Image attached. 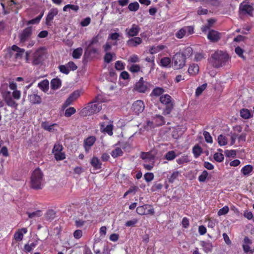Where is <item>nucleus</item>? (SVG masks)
<instances>
[{
  "instance_id": "f704fd0d",
  "label": "nucleus",
  "mask_w": 254,
  "mask_h": 254,
  "mask_svg": "<svg viewBox=\"0 0 254 254\" xmlns=\"http://www.w3.org/2000/svg\"><path fill=\"white\" fill-rule=\"evenodd\" d=\"M61 81L58 78H54L51 81V87L52 89L56 90L60 87Z\"/></svg>"
},
{
  "instance_id": "aec40b11",
  "label": "nucleus",
  "mask_w": 254,
  "mask_h": 254,
  "mask_svg": "<svg viewBox=\"0 0 254 254\" xmlns=\"http://www.w3.org/2000/svg\"><path fill=\"white\" fill-rule=\"evenodd\" d=\"M28 230L26 228H23L18 229L16 231L13 236L14 239L17 241L19 242L23 240V235L27 233Z\"/></svg>"
},
{
  "instance_id": "c03bdc74",
  "label": "nucleus",
  "mask_w": 254,
  "mask_h": 254,
  "mask_svg": "<svg viewBox=\"0 0 254 254\" xmlns=\"http://www.w3.org/2000/svg\"><path fill=\"white\" fill-rule=\"evenodd\" d=\"M128 69L132 73H137L141 71V67L139 65L133 64L129 67L127 66Z\"/></svg>"
},
{
  "instance_id": "ea45409f",
  "label": "nucleus",
  "mask_w": 254,
  "mask_h": 254,
  "mask_svg": "<svg viewBox=\"0 0 254 254\" xmlns=\"http://www.w3.org/2000/svg\"><path fill=\"white\" fill-rule=\"evenodd\" d=\"M140 157L145 161L153 162V156L150 152H142Z\"/></svg>"
},
{
  "instance_id": "4be33fe9",
  "label": "nucleus",
  "mask_w": 254,
  "mask_h": 254,
  "mask_svg": "<svg viewBox=\"0 0 254 254\" xmlns=\"http://www.w3.org/2000/svg\"><path fill=\"white\" fill-rule=\"evenodd\" d=\"M207 37L210 41L215 42L220 39V34L216 31L211 30L209 31Z\"/></svg>"
},
{
  "instance_id": "2f4dec72",
  "label": "nucleus",
  "mask_w": 254,
  "mask_h": 254,
  "mask_svg": "<svg viewBox=\"0 0 254 254\" xmlns=\"http://www.w3.org/2000/svg\"><path fill=\"white\" fill-rule=\"evenodd\" d=\"M90 163L91 165L96 169H100L101 168L102 163L98 158L93 157L91 160Z\"/></svg>"
},
{
  "instance_id": "c9c22d12",
  "label": "nucleus",
  "mask_w": 254,
  "mask_h": 254,
  "mask_svg": "<svg viewBox=\"0 0 254 254\" xmlns=\"http://www.w3.org/2000/svg\"><path fill=\"white\" fill-rule=\"evenodd\" d=\"M199 71V66L197 64H192L190 66L188 69V72L191 75L196 74Z\"/></svg>"
},
{
  "instance_id": "cd10ccee",
  "label": "nucleus",
  "mask_w": 254,
  "mask_h": 254,
  "mask_svg": "<svg viewBox=\"0 0 254 254\" xmlns=\"http://www.w3.org/2000/svg\"><path fill=\"white\" fill-rule=\"evenodd\" d=\"M100 126L101 129L103 131L107 133L109 135H113V126L112 124H110L105 127L104 123H100Z\"/></svg>"
},
{
  "instance_id": "49530a36",
  "label": "nucleus",
  "mask_w": 254,
  "mask_h": 254,
  "mask_svg": "<svg viewBox=\"0 0 254 254\" xmlns=\"http://www.w3.org/2000/svg\"><path fill=\"white\" fill-rule=\"evenodd\" d=\"M171 59L168 57H164L160 61V65L163 67H168L171 64Z\"/></svg>"
},
{
  "instance_id": "412c9836",
  "label": "nucleus",
  "mask_w": 254,
  "mask_h": 254,
  "mask_svg": "<svg viewBox=\"0 0 254 254\" xmlns=\"http://www.w3.org/2000/svg\"><path fill=\"white\" fill-rule=\"evenodd\" d=\"M41 127L47 131L54 132L57 130L58 125L57 124H49L47 122H44L42 123Z\"/></svg>"
},
{
  "instance_id": "052dcab7",
  "label": "nucleus",
  "mask_w": 254,
  "mask_h": 254,
  "mask_svg": "<svg viewBox=\"0 0 254 254\" xmlns=\"http://www.w3.org/2000/svg\"><path fill=\"white\" fill-rule=\"evenodd\" d=\"M208 172L206 170H204L202 173L199 176L198 180L200 182H204L208 176Z\"/></svg>"
},
{
  "instance_id": "774afa93",
  "label": "nucleus",
  "mask_w": 254,
  "mask_h": 254,
  "mask_svg": "<svg viewBox=\"0 0 254 254\" xmlns=\"http://www.w3.org/2000/svg\"><path fill=\"white\" fill-rule=\"evenodd\" d=\"M203 135L204 136L205 140L207 142L212 143L213 142L212 138L208 132L206 131H204Z\"/></svg>"
},
{
  "instance_id": "473e14b6",
  "label": "nucleus",
  "mask_w": 254,
  "mask_h": 254,
  "mask_svg": "<svg viewBox=\"0 0 254 254\" xmlns=\"http://www.w3.org/2000/svg\"><path fill=\"white\" fill-rule=\"evenodd\" d=\"M165 90L163 88L159 87H156L154 88L150 94L151 96L158 97L161 95Z\"/></svg>"
},
{
  "instance_id": "58836bf2",
  "label": "nucleus",
  "mask_w": 254,
  "mask_h": 254,
  "mask_svg": "<svg viewBox=\"0 0 254 254\" xmlns=\"http://www.w3.org/2000/svg\"><path fill=\"white\" fill-rule=\"evenodd\" d=\"M218 143L220 146H224L228 143V138L224 135L220 134L218 136Z\"/></svg>"
},
{
  "instance_id": "13d9d810",
  "label": "nucleus",
  "mask_w": 254,
  "mask_h": 254,
  "mask_svg": "<svg viewBox=\"0 0 254 254\" xmlns=\"http://www.w3.org/2000/svg\"><path fill=\"white\" fill-rule=\"evenodd\" d=\"M214 160L218 162H221L224 160V156L222 153L217 152L214 154Z\"/></svg>"
},
{
  "instance_id": "a211bd4d",
  "label": "nucleus",
  "mask_w": 254,
  "mask_h": 254,
  "mask_svg": "<svg viewBox=\"0 0 254 254\" xmlns=\"http://www.w3.org/2000/svg\"><path fill=\"white\" fill-rule=\"evenodd\" d=\"M28 99L30 102L33 104H39L41 103L42 99L38 94L37 91H33L28 95Z\"/></svg>"
},
{
  "instance_id": "7ed1b4c3",
  "label": "nucleus",
  "mask_w": 254,
  "mask_h": 254,
  "mask_svg": "<svg viewBox=\"0 0 254 254\" xmlns=\"http://www.w3.org/2000/svg\"><path fill=\"white\" fill-rule=\"evenodd\" d=\"M44 184L43 174L39 168H37L32 173L30 179V187L33 189L39 190L42 188Z\"/></svg>"
},
{
  "instance_id": "393cba45",
  "label": "nucleus",
  "mask_w": 254,
  "mask_h": 254,
  "mask_svg": "<svg viewBox=\"0 0 254 254\" xmlns=\"http://www.w3.org/2000/svg\"><path fill=\"white\" fill-rule=\"evenodd\" d=\"M96 141V138L93 136H90L87 138L84 142V147L86 151H88L91 147Z\"/></svg>"
},
{
  "instance_id": "b1692460",
  "label": "nucleus",
  "mask_w": 254,
  "mask_h": 254,
  "mask_svg": "<svg viewBox=\"0 0 254 254\" xmlns=\"http://www.w3.org/2000/svg\"><path fill=\"white\" fill-rule=\"evenodd\" d=\"M11 50L15 52L14 57L16 59H20L22 58L24 52L25 50L17 47L16 45H13L11 47Z\"/></svg>"
},
{
  "instance_id": "6e6552de",
  "label": "nucleus",
  "mask_w": 254,
  "mask_h": 254,
  "mask_svg": "<svg viewBox=\"0 0 254 254\" xmlns=\"http://www.w3.org/2000/svg\"><path fill=\"white\" fill-rule=\"evenodd\" d=\"M165 124L163 117L161 115H155L152 117V120L148 121L145 127L146 129H151L156 127L162 126Z\"/></svg>"
},
{
  "instance_id": "e433bc0d",
  "label": "nucleus",
  "mask_w": 254,
  "mask_h": 254,
  "mask_svg": "<svg viewBox=\"0 0 254 254\" xmlns=\"http://www.w3.org/2000/svg\"><path fill=\"white\" fill-rule=\"evenodd\" d=\"M253 167L251 165H247L243 167L241 171L245 176H248L253 171Z\"/></svg>"
},
{
  "instance_id": "1a4fd4ad",
  "label": "nucleus",
  "mask_w": 254,
  "mask_h": 254,
  "mask_svg": "<svg viewBox=\"0 0 254 254\" xmlns=\"http://www.w3.org/2000/svg\"><path fill=\"white\" fill-rule=\"evenodd\" d=\"M63 146L59 143H56L53 149V153L54 154L56 160H63L65 158V155L63 152Z\"/></svg>"
},
{
  "instance_id": "09e8293b",
  "label": "nucleus",
  "mask_w": 254,
  "mask_h": 254,
  "mask_svg": "<svg viewBox=\"0 0 254 254\" xmlns=\"http://www.w3.org/2000/svg\"><path fill=\"white\" fill-rule=\"evenodd\" d=\"M68 9H71L74 11H77L79 10V7L77 5L67 4L64 7L63 10L64 11H67Z\"/></svg>"
},
{
  "instance_id": "a19ab883",
  "label": "nucleus",
  "mask_w": 254,
  "mask_h": 254,
  "mask_svg": "<svg viewBox=\"0 0 254 254\" xmlns=\"http://www.w3.org/2000/svg\"><path fill=\"white\" fill-rule=\"evenodd\" d=\"M114 58H116V54L115 53L107 52L104 56V60L106 63L108 64L110 63Z\"/></svg>"
},
{
  "instance_id": "5701e85b",
  "label": "nucleus",
  "mask_w": 254,
  "mask_h": 254,
  "mask_svg": "<svg viewBox=\"0 0 254 254\" xmlns=\"http://www.w3.org/2000/svg\"><path fill=\"white\" fill-rule=\"evenodd\" d=\"M32 33V29L31 27H27L25 28L19 36V38L21 42H25L31 36Z\"/></svg>"
},
{
  "instance_id": "79ce46f5",
  "label": "nucleus",
  "mask_w": 254,
  "mask_h": 254,
  "mask_svg": "<svg viewBox=\"0 0 254 254\" xmlns=\"http://www.w3.org/2000/svg\"><path fill=\"white\" fill-rule=\"evenodd\" d=\"M99 42V36H96L93 37L90 40L86 42L85 45L87 46V48H90L92 45L98 43Z\"/></svg>"
},
{
  "instance_id": "680f3d73",
  "label": "nucleus",
  "mask_w": 254,
  "mask_h": 254,
  "mask_svg": "<svg viewBox=\"0 0 254 254\" xmlns=\"http://www.w3.org/2000/svg\"><path fill=\"white\" fill-rule=\"evenodd\" d=\"M125 64L121 61H118L116 62L115 67L117 70H121L125 68Z\"/></svg>"
},
{
  "instance_id": "4468645a",
  "label": "nucleus",
  "mask_w": 254,
  "mask_h": 254,
  "mask_svg": "<svg viewBox=\"0 0 254 254\" xmlns=\"http://www.w3.org/2000/svg\"><path fill=\"white\" fill-rule=\"evenodd\" d=\"M44 52L41 49L37 50L33 55L32 64L38 65L43 60Z\"/></svg>"
},
{
  "instance_id": "bf43d9fd",
  "label": "nucleus",
  "mask_w": 254,
  "mask_h": 254,
  "mask_svg": "<svg viewBox=\"0 0 254 254\" xmlns=\"http://www.w3.org/2000/svg\"><path fill=\"white\" fill-rule=\"evenodd\" d=\"M206 87H207L206 83L203 84L201 85V86L198 87L196 88V91H195V95L197 96L200 95L202 93V92L205 89Z\"/></svg>"
},
{
  "instance_id": "4c0bfd02",
  "label": "nucleus",
  "mask_w": 254,
  "mask_h": 254,
  "mask_svg": "<svg viewBox=\"0 0 254 254\" xmlns=\"http://www.w3.org/2000/svg\"><path fill=\"white\" fill-rule=\"evenodd\" d=\"M83 53V49L82 48H77L74 49L72 53V57L75 59H79Z\"/></svg>"
},
{
  "instance_id": "603ef678",
  "label": "nucleus",
  "mask_w": 254,
  "mask_h": 254,
  "mask_svg": "<svg viewBox=\"0 0 254 254\" xmlns=\"http://www.w3.org/2000/svg\"><path fill=\"white\" fill-rule=\"evenodd\" d=\"M139 5L137 2H134L129 4L128 8L130 11H136L139 8Z\"/></svg>"
},
{
  "instance_id": "72a5a7b5",
  "label": "nucleus",
  "mask_w": 254,
  "mask_h": 254,
  "mask_svg": "<svg viewBox=\"0 0 254 254\" xmlns=\"http://www.w3.org/2000/svg\"><path fill=\"white\" fill-rule=\"evenodd\" d=\"M121 36V35L119 33H113L109 34L108 38V41L111 40L113 41H114L115 42H114L112 45H117V41L119 40V37Z\"/></svg>"
},
{
  "instance_id": "9d476101",
  "label": "nucleus",
  "mask_w": 254,
  "mask_h": 254,
  "mask_svg": "<svg viewBox=\"0 0 254 254\" xmlns=\"http://www.w3.org/2000/svg\"><path fill=\"white\" fill-rule=\"evenodd\" d=\"M77 68V66L72 61H70L65 64L59 66L60 72L65 74H68L70 71L75 70Z\"/></svg>"
},
{
  "instance_id": "f03ea898",
  "label": "nucleus",
  "mask_w": 254,
  "mask_h": 254,
  "mask_svg": "<svg viewBox=\"0 0 254 254\" xmlns=\"http://www.w3.org/2000/svg\"><path fill=\"white\" fill-rule=\"evenodd\" d=\"M229 60V57L227 53L222 51H217L211 55L209 60L213 67L219 68L226 65Z\"/></svg>"
},
{
  "instance_id": "20e7f679",
  "label": "nucleus",
  "mask_w": 254,
  "mask_h": 254,
  "mask_svg": "<svg viewBox=\"0 0 254 254\" xmlns=\"http://www.w3.org/2000/svg\"><path fill=\"white\" fill-rule=\"evenodd\" d=\"M101 109V104L94 101L89 103L85 107L82 109L80 111V114L83 117L90 116L99 112Z\"/></svg>"
},
{
  "instance_id": "f3484780",
  "label": "nucleus",
  "mask_w": 254,
  "mask_h": 254,
  "mask_svg": "<svg viewBox=\"0 0 254 254\" xmlns=\"http://www.w3.org/2000/svg\"><path fill=\"white\" fill-rule=\"evenodd\" d=\"M59 12V10L57 8H53L49 11L46 19V24L48 26H51L52 20L54 17L56 16Z\"/></svg>"
},
{
  "instance_id": "a878e982",
  "label": "nucleus",
  "mask_w": 254,
  "mask_h": 254,
  "mask_svg": "<svg viewBox=\"0 0 254 254\" xmlns=\"http://www.w3.org/2000/svg\"><path fill=\"white\" fill-rule=\"evenodd\" d=\"M142 39L139 37H135L127 41V44L131 47H136L142 43Z\"/></svg>"
},
{
  "instance_id": "e2e57ef3",
  "label": "nucleus",
  "mask_w": 254,
  "mask_h": 254,
  "mask_svg": "<svg viewBox=\"0 0 254 254\" xmlns=\"http://www.w3.org/2000/svg\"><path fill=\"white\" fill-rule=\"evenodd\" d=\"M229 208L228 206H225L223 208L219 209L218 211L217 214L218 216H221L223 215H225L228 213L229 212Z\"/></svg>"
},
{
  "instance_id": "2eb2a0df",
  "label": "nucleus",
  "mask_w": 254,
  "mask_h": 254,
  "mask_svg": "<svg viewBox=\"0 0 254 254\" xmlns=\"http://www.w3.org/2000/svg\"><path fill=\"white\" fill-rule=\"evenodd\" d=\"M144 108L145 106L143 102L138 100L132 104L131 109L135 114H139L143 111Z\"/></svg>"
},
{
  "instance_id": "f8f14e48",
  "label": "nucleus",
  "mask_w": 254,
  "mask_h": 254,
  "mask_svg": "<svg viewBox=\"0 0 254 254\" xmlns=\"http://www.w3.org/2000/svg\"><path fill=\"white\" fill-rule=\"evenodd\" d=\"M193 27L192 26H185L176 32V37L181 39L185 36H189L193 33Z\"/></svg>"
},
{
  "instance_id": "5fc2aeb1",
  "label": "nucleus",
  "mask_w": 254,
  "mask_h": 254,
  "mask_svg": "<svg viewBox=\"0 0 254 254\" xmlns=\"http://www.w3.org/2000/svg\"><path fill=\"white\" fill-rule=\"evenodd\" d=\"M76 112V110L74 107H69L67 108L64 113V116L66 117H70Z\"/></svg>"
},
{
  "instance_id": "f257e3e1",
  "label": "nucleus",
  "mask_w": 254,
  "mask_h": 254,
  "mask_svg": "<svg viewBox=\"0 0 254 254\" xmlns=\"http://www.w3.org/2000/svg\"><path fill=\"white\" fill-rule=\"evenodd\" d=\"M9 87L13 91L11 92L6 91L2 92V98L8 106L16 109L18 105L16 101L20 99L21 95V92L17 90V84L14 82H9Z\"/></svg>"
},
{
  "instance_id": "3c124183",
  "label": "nucleus",
  "mask_w": 254,
  "mask_h": 254,
  "mask_svg": "<svg viewBox=\"0 0 254 254\" xmlns=\"http://www.w3.org/2000/svg\"><path fill=\"white\" fill-rule=\"evenodd\" d=\"M43 14H44V12H43L41 14H40L39 16H38L36 18H34V19H33L32 20H29L27 24L28 25H29V24H35L39 23L40 21L41 20L42 17H43Z\"/></svg>"
},
{
  "instance_id": "4d7b16f0",
  "label": "nucleus",
  "mask_w": 254,
  "mask_h": 254,
  "mask_svg": "<svg viewBox=\"0 0 254 254\" xmlns=\"http://www.w3.org/2000/svg\"><path fill=\"white\" fill-rule=\"evenodd\" d=\"M107 99L105 98V96L102 94H99L97 96L95 99V102L97 103H104L107 101Z\"/></svg>"
},
{
  "instance_id": "de8ad7c7",
  "label": "nucleus",
  "mask_w": 254,
  "mask_h": 254,
  "mask_svg": "<svg viewBox=\"0 0 254 254\" xmlns=\"http://www.w3.org/2000/svg\"><path fill=\"white\" fill-rule=\"evenodd\" d=\"M111 154L113 157L116 158L122 155L123 151L121 148L117 147L115 149L112 150Z\"/></svg>"
},
{
  "instance_id": "338daca9",
  "label": "nucleus",
  "mask_w": 254,
  "mask_h": 254,
  "mask_svg": "<svg viewBox=\"0 0 254 254\" xmlns=\"http://www.w3.org/2000/svg\"><path fill=\"white\" fill-rule=\"evenodd\" d=\"M163 187V185L160 183H155L151 187L152 191H156L161 190Z\"/></svg>"
},
{
  "instance_id": "0eeeda50",
  "label": "nucleus",
  "mask_w": 254,
  "mask_h": 254,
  "mask_svg": "<svg viewBox=\"0 0 254 254\" xmlns=\"http://www.w3.org/2000/svg\"><path fill=\"white\" fill-rule=\"evenodd\" d=\"M186 64V58L184 55L181 53H176L173 57V67L175 69L182 68Z\"/></svg>"
},
{
  "instance_id": "6e6d98bb",
  "label": "nucleus",
  "mask_w": 254,
  "mask_h": 254,
  "mask_svg": "<svg viewBox=\"0 0 254 254\" xmlns=\"http://www.w3.org/2000/svg\"><path fill=\"white\" fill-rule=\"evenodd\" d=\"M176 161L179 164L182 165L185 163H187V162H189L190 160H189L188 156L184 155V156H182L180 158L177 159Z\"/></svg>"
},
{
  "instance_id": "7c9ffc66",
  "label": "nucleus",
  "mask_w": 254,
  "mask_h": 254,
  "mask_svg": "<svg viewBox=\"0 0 254 254\" xmlns=\"http://www.w3.org/2000/svg\"><path fill=\"white\" fill-rule=\"evenodd\" d=\"M201 246L203 247V249L205 253H208L211 252L213 246L211 243L209 241L201 242Z\"/></svg>"
},
{
  "instance_id": "dca6fc26",
  "label": "nucleus",
  "mask_w": 254,
  "mask_h": 254,
  "mask_svg": "<svg viewBox=\"0 0 254 254\" xmlns=\"http://www.w3.org/2000/svg\"><path fill=\"white\" fill-rule=\"evenodd\" d=\"M140 30L138 25L133 24L130 28H127L125 32L127 37H135L138 34Z\"/></svg>"
},
{
  "instance_id": "39448f33",
  "label": "nucleus",
  "mask_w": 254,
  "mask_h": 254,
  "mask_svg": "<svg viewBox=\"0 0 254 254\" xmlns=\"http://www.w3.org/2000/svg\"><path fill=\"white\" fill-rule=\"evenodd\" d=\"M254 8L248 1H244L241 2L239 7V15L241 18H243L245 16H253Z\"/></svg>"
},
{
  "instance_id": "bb28decb",
  "label": "nucleus",
  "mask_w": 254,
  "mask_h": 254,
  "mask_svg": "<svg viewBox=\"0 0 254 254\" xmlns=\"http://www.w3.org/2000/svg\"><path fill=\"white\" fill-rule=\"evenodd\" d=\"M166 48V47L163 45L151 46L149 48V52L150 54H155Z\"/></svg>"
},
{
  "instance_id": "864d4df0",
  "label": "nucleus",
  "mask_w": 254,
  "mask_h": 254,
  "mask_svg": "<svg viewBox=\"0 0 254 254\" xmlns=\"http://www.w3.org/2000/svg\"><path fill=\"white\" fill-rule=\"evenodd\" d=\"M139 62V58L136 55H131L127 59L128 63H137Z\"/></svg>"
},
{
  "instance_id": "0e129e2a",
  "label": "nucleus",
  "mask_w": 254,
  "mask_h": 254,
  "mask_svg": "<svg viewBox=\"0 0 254 254\" xmlns=\"http://www.w3.org/2000/svg\"><path fill=\"white\" fill-rule=\"evenodd\" d=\"M144 177L146 182H149L153 180L154 175L152 173H146L144 174Z\"/></svg>"
},
{
  "instance_id": "8fccbe9b",
  "label": "nucleus",
  "mask_w": 254,
  "mask_h": 254,
  "mask_svg": "<svg viewBox=\"0 0 254 254\" xmlns=\"http://www.w3.org/2000/svg\"><path fill=\"white\" fill-rule=\"evenodd\" d=\"M176 157V153L174 151H169L168 152L165 156V159L168 161H171L174 159Z\"/></svg>"
},
{
  "instance_id": "423d86ee",
  "label": "nucleus",
  "mask_w": 254,
  "mask_h": 254,
  "mask_svg": "<svg viewBox=\"0 0 254 254\" xmlns=\"http://www.w3.org/2000/svg\"><path fill=\"white\" fill-rule=\"evenodd\" d=\"M160 102L166 105V108L163 111L164 115L169 114L173 108V103L172 97L168 94H164L160 97Z\"/></svg>"
},
{
  "instance_id": "69168bd1",
  "label": "nucleus",
  "mask_w": 254,
  "mask_h": 254,
  "mask_svg": "<svg viewBox=\"0 0 254 254\" xmlns=\"http://www.w3.org/2000/svg\"><path fill=\"white\" fill-rule=\"evenodd\" d=\"M205 58V54L202 52L196 53L194 56V59L196 61H199Z\"/></svg>"
},
{
  "instance_id": "ddd939ff",
  "label": "nucleus",
  "mask_w": 254,
  "mask_h": 254,
  "mask_svg": "<svg viewBox=\"0 0 254 254\" xmlns=\"http://www.w3.org/2000/svg\"><path fill=\"white\" fill-rule=\"evenodd\" d=\"M148 89V83L144 81L143 77L139 79L134 86V90L140 93H145Z\"/></svg>"
},
{
  "instance_id": "6ab92c4d",
  "label": "nucleus",
  "mask_w": 254,
  "mask_h": 254,
  "mask_svg": "<svg viewBox=\"0 0 254 254\" xmlns=\"http://www.w3.org/2000/svg\"><path fill=\"white\" fill-rule=\"evenodd\" d=\"M80 96V92L79 91H75L70 95L68 98L65 101L64 107H66L71 105L74 101H75Z\"/></svg>"
},
{
  "instance_id": "c85d7f7f",
  "label": "nucleus",
  "mask_w": 254,
  "mask_h": 254,
  "mask_svg": "<svg viewBox=\"0 0 254 254\" xmlns=\"http://www.w3.org/2000/svg\"><path fill=\"white\" fill-rule=\"evenodd\" d=\"M38 87L44 92L48 91L49 88V82L47 79L43 80L38 83Z\"/></svg>"
},
{
  "instance_id": "9b49d317",
  "label": "nucleus",
  "mask_w": 254,
  "mask_h": 254,
  "mask_svg": "<svg viewBox=\"0 0 254 254\" xmlns=\"http://www.w3.org/2000/svg\"><path fill=\"white\" fill-rule=\"evenodd\" d=\"M136 212L141 215L151 214L153 215L155 213L154 209L151 205L145 204L139 206L136 209Z\"/></svg>"
},
{
  "instance_id": "37998d69",
  "label": "nucleus",
  "mask_w": 254,
  "mask_h": 254,
  "mask_svg": "<svg viewBox=\"0 0 254 254\" xmlns=\"http://www.w3.org/2000/svg\"><path fill=\"white\" fill-rule=\"evenodd\" d=\"M181 173L178 171H174L171 175L168 177L169 183H173L178 178Z\"/></svg>"
},
{
  "instance_id": "c756f323",
  "label": "nucleus",
  "mask_w": 254,
  "mask_h": 254,
  "mask_svg": "<svg viewBox=\"0 0 254 254\" xmlns=\"http://www.w3.org/2000/svg\"><path fill=\"white\" fill-rule=\"evenodd\" d=\"M241 117L244 119H249L253 117L250 111L247 109H242L240 111Z\"/></svg>"
},
{
  "instance_id": "a18cd8bd",
  "label": "nucleus",
  "mask_w": 254,
  "mask_h": 254,
  "mask_svg": "<svg viewBox=\"0 0 254 254\" xmlns=\"http://www.w3.org/2000/svg\"><path fill=\"white\" fill-rule=\"evenodd\" d=\"M192 152L194 157L196 158L198 157L202 153V149L199 146L196 145L193 147Z\"/></svg>"
}]
</instances>
